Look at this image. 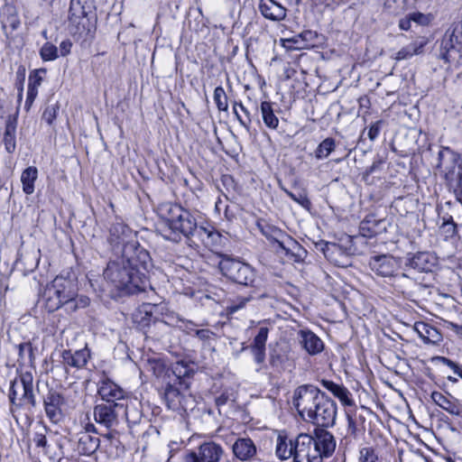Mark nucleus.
Masks as SVG:
<instances>
[{
  "mask_svg": "<svg viewBox=\"0 0 462 462\" xmlns=\"http://www.w3.org/2000/svg\"><path fill=\"white\" fill-rule=\"evenodd\" d=\"M152 261L147 250L135 243H127L122 254L109 261L103 275L111 287L120 292L134 294L149 286Z\"/></svg>",
  "mask_w": 462,
  "mask_h": 462,
  "instance_id": "1",
  "label": "nucleus"
},
{
  "mask_svg": "<svg viewBox=\"0 0 462 462\" xmlns=\"http://www.w3.org/2000/svg\"><path fill=\"white\" fill-rule=\"evenodd\" d=\"M293 405L304 420L319 428H328L335 424L336 402L314 385L299 386L294 392Z\"/></svg>",
  "mask_w": 462,
  "mask_h": 462,
  "instance_id": "2",
  "label": "nucleus"
},
{
  "mask_svg": "<svg viewBox=\"0 0 462 462\" xmlns=\"http://www.w3.org/2000/svg\"><path fill=\"white\" fill-rule=\"evenodd\" d=\"M158 214L163 223L158 232L165 239L179 243L184 236L189 239L196 230V218L193 214L180 205L171 202L162 203Z\"/></svg>",
  "mask_w": 462,
  "mask_h": 462,
  "instance_id": "3",
  "label": "nucleus"
},
{
  "mask_svg": "<svg viewBox=\"0 0 462 462\" xmlns=\"http://www.w3.org/2000/svg\"><path fill=\"white\" fill-rule=\"evenodd\" d=\"M33 375L31 372H23L11 381L8 399L12 412L19 409L32 411L37 406L36 396L33 390Z\"/></svg>",
  "mask_w": 462,
  "mask_h": 462,
  "instance_id": "4",
  "label": "nucleus"
},
{
  "mask_svg": "<svg viewBox=\"0 0 462 462\" xmlns=\"http://www.w3.org/2000/svg\"><path fill=\"white\" fill-rule=\"evenodd\" d=\"M78 291L76 281L69 276L58 275L48 283L42 295L45 309L53 312L71 299Z\"/></svg>",
  "mask_w": 462,
  "mask_h": 462,
  "instance_id": "5",
  "label": "nucleus"
},
{
  "mask_svg": "<svg viewBox=\"0 0 462 462\" xmlns=\"http://www.w3.org/2000/svg\"><path fill=\"white\" fill-rule=\"evenodd\" d=\"M310 439L309 434H300L295 439L286 431H279L275 442V455L281 460L292 458L293 462H306Z\"/></svg>",
  "mask_w": 462,
  "mask_h": 462,
  "instance_id": "6",
  "label": "nucleus"
},
{
  "mask_svg": "<svg viewBox=\"0 0 462 462\" xmlns=\"http://www.w3.org/2000/svg\"><path fill=\"white\" fill-rule=\"evenodd\" d=\"M218 255L221 258L218 267L224 276L241 285H253L255 271L250 264L227 254H219Z\"/></svg>",
  "mask_w": 462,
  "mask_h": 462,
  "instance_id": "7",
  "label": "nucleus"
},
{
  "mask_svg": "<svg viewBox=\"0 0 462 462\" xmlns=\"http://www.w3.org/2000/svg\"><path fill=\"white\" fill-rule=\"evenodd\" d=\"M310 439L306 462H322V458L333 454L336 448V441L333 435L324 428L315 430V437L309 435Z\"/></svg>",
  "mask_w": 462,
  "mask_h": 462,
  "instance_id": "8",
  "label": "nucleus"
},
{
  "mask_svg": "<svg viewBox=\"0 0 462 462\" xmlns=\"http://www.w3.org/2000/svg\"><path fill=\"white\" fill-rule=\"evenodd\" d=\"M257 226L264 236L277 243L278 246L285 253L287 256H290L293 262L300 263L303 261L307 252L296 240L292 239L291 237H286L285 241L280 240V237L283 236L282 232L280 229L271 226L267 224H262L261 222H258Z\"/></svg>",
  "mask_w": 462,
  "mask_h": 462,
  "instance_id": "9",
  "label": "nucleus"
},
{
  "mask_svg": "<svg viewBox=\"0 0 462 462\" xmlns=\"http://www.w3.org/2000/svg\"><path fill=\"white\" fill-rule=\"evenodd\" d=\"M462 57V23L454 24L443 36L439 59L451 63Z\"/></svg>",
  "mask_w": 462,
  "mask_h": 462,
  "instance_id": "10",
  "label": "nucleus"
},
{
  "mask_svg": "<svg viewBox=\"0 0 462 462\" xmlns=\"http://www.w3.org/2000/svg\"><path fill=\"white\" fill-rule=\"evenodd\" d=\"M91 0H70L69 10V29L73 34H82L89 31L88 14L92 13Z\"/></svg>",
  "mask_w": 462,
  "mask_h": 462,
  "instance_id": "11",
  "label": "nucleus"
},
{
  "mask_svg": "<svg viewBox=\"0 0 462 462\" xmlns=\"http://www.w3.org/2000/svg\"><path fill=\"white\" fill-rule=\"evenodd\" d=\"M124 408L125 402L97 404L93 409L94 420L106 430H111L119 424L120 410Z\"/></svg>",
  "mask_w": 462,
  "mask_h": 462,
  "instance_id": "12",
  "label": "nucleus"
},
{
  "mask_svg": "<svg viewBox=\"0 0 462 462\" xmlns=\"http://www.w3.org/2000/svg\"><path fill=\"white\" fill-rule=\"evenodd\" d=\"M162 306L144 303L134 313V322L140 329L144 330L146 333V329H150L152 325L155 326L158 323H167L166 320L159 317V314H162Z\"/></svg>",
  "mask_w": 462,
  "mask_h": 462,
  "instance_id": "13",
  "label": "nucleus"
},
{
  "mask_svg": "<svg viewBox=\"0 0 462 462\" xmlns=\"http://www.w3.org/2000/svg\"><path fill=\"white\" fill-rule=\"evenodd\" d=\"M224 454L222 447L213 441L202 443L197 451L188 453L184 462H218Z\"/></svg>",
  "mask_w": 462,
  "mask_h": 462,
  "instance_id": "14",
  "label": "nucleus"
},
{
  "mask_svg": "<svg viewBox=\"0 0 462 462\" xmlns=\"http://www.w3.org/2000/svg\"><path fill=\"white\" fill-rule=\"evenodd\" d=\"M64 403V396L54 388L49 389L47 394L43 396L45 414L52 423H58L62 420Z\"/></svg>",
  "mask_w": 462,
  "mask_h": 462,
  "instance_id": "15",
  "label": "nucleus"
},
{
  "mask_svg": "<svg viewBox=\"0 0 462 462\" xmlns=\"http://www.w3.org/2000/svg\"><path fill=\"white\" fill-rule=\"evenodd\" d=\"M97 394L105 402L114 404L123 402L125 399V391L107 377L101 378L97 383Z\"/></svg>",
  "mask_w": 462,
  "mask_h": 462,
  "instance_id": "16",
  "label": "nucleus"
},
{
  "mask_svg": "<svg viewBox=\"0 0 462 462\" xmlns=\"http://www.w3.org/2000/svg\"><path fill=\"white\" fill-rule=\"evenodd\" d=\"M437 160L436 169L444 178L462 165L460 154L447 146L440 147Z\"/></svg>",
  "mask_w": 462,
  "mask_h": 462,
  "instance_id": "17",
  "label": "nucleus"
},
{
  "mask_svg": "<svg viewBox=\"0 0 462 462\" xmlns=\"http://www.w3.org/2000/svg\"><path fill=\"white\" fill-rule=\"evenodd\" d=\"M399 261L390 254H381L371 257L370 269L382 277H391L399 268Z\"/></svg>",
  "mask_w": 462,
  "mask_h": 462,
  "instance_id": "18",
  "label": "nucleus"
},
{
  "mask_svg": "<svg viewBox=\"0 0 462 462\" xmlns=\"http://www.w3.org/2000/svg\"><path fill=\"white\" fill-rule=\"evenodd\" d=\"M60 356L66 369L68 367L81 369L86 366L90 358V351L87 346L74 352L65 349L61 351Z\"/></svg>",
  "mask_w": 462,
  "mask_h": 462,
  "instance_id": "19",
  "label": "nucleus"
},
{
  "mask_svg": "<svg viewBox=\"0 0 462 462\" xmlns=\"http://www.w3.org/2000/svg\"><path fill=\"white\" fill-rule=\"evenodd\" d=\"M258 9L265 19L274 22L282 21L287 15V9L275 0H260Z\"/></svg>",
  "mask_w": 462,
  "mask_h": 462,
  "instance_id": "20",
  "label": "nucleus"
},
{
  "mask_svg": "<svg viewBox=\"0 0 462 462\" xmlns=\"http://www.w3.org/2000/svg\"><path fill=\"white\" fill-rule=\"evenodd\" d=\"M386 231V221L376 219L374 215L365 217L359 225V234L364 237H373Z\"/></svg>",
  "mask_w": 462,
  "mask_h": 462,
  "instance_id": "21",
  "label": "nucleus"
},
{
  "mask_svg": "<svg viewBox=\"0 0 462 462\" xmlns=\"http://www.w3.org/2000/svg\"><path fill=\"white\" fill-rule=\"evenodd\" d=\"M437 264V258L428 252H419L408 259L407 265L420 273L432 272Z\"/></svg>",
  "mask_w": 462,
  "mask_h": 462,
  "instance_id": "22",
  "label": "nucleus"
},
{
  "mask_svg": "<svg viewBox=\"0 0 462 462\" xmlns=\"http://www.w3.org/2000/svg\"><path fill=\"white\" fill-rule=\"evenodd\" d=\"M431 400L433 402L445 410L451 415L459 416L462 412V406L458 400L450 394L446 395L440 392L434 391L431 393Z\"/></svg>",
  "mask_w": 462,
  "mask_h": 462,
  "instance_id": "23",
  "label": "nucleus"
},
{
  "mask_svg": "<svg viewBox=\"0 0 462 462\" xmlns=\"http://www.w3.org/2000/svg\"><path fill=\"white\" fill-rule=\"evenodd\" d=\"M268 334L269 328L267 327H261L250 346L254 359L259 365L263 364L265 360Z\"/></svg>",
  "mask_w": 462,
  "mask_h": 462,
  "instance_id": "24",
  "label": "nucleus"
},
{
  "mask_svg": "<svg viewBox=\"0 0 462 462\" xmlns=\"http://www.w3.org/2000/svg\"><path fill=\"white\" fill-rule=\"evenodd\" d=\"M320 384L337 398L342 405L349 407L355 406L352 393L343 384H338L327 379L320 380Z\"/></svg>",
  "mask_w": 462,
  "mask_h": 462,
  "instance_id": "25",
  "label": "nucleus"
},
{
  "mask_svg": "<svg viewBox=\"0 0 462 462\" xmlns=\"http://www.w3.org/2000/svg\"><path fill=\"white\" fill-rule=\"evenodd\" d=\"M300 346L310 355H317L324 348L323 341L310 330H300L298 333Z\"/></svg>",
  "mask_w": 462,
  "mask_h": 462,
  "instance_id": "26",
  "label": "nucleus"
},
{
  "mask_svg": "<svg viewBox=\"0 0 462 462\" xmlns=\"http://www.w3.org/2000/svg\"><path fill=\"white\" fill-rule=\"evenodd\" d=\"M413 328L426 344L439 345L442 341L441 333L429 323L416 322Z\"/></svg>",
  "mask_w": 462,
  "mask_h": 462,
  "instance_id": "27",
  "label": "nucleus"
},
{
  "mask_svg": "<svg viewBox=\"0 0 462 462\" xmlns=\"http://www.w3.org/2000/svg\"><path fill=\"white\" fill-rule=\"evenodd\" d=\"M233 452L240 460H249L256 454V447L248 438L238 439L233 445Z\"/></svg>",
  "mask_w": 462,
  "mask_h": 462,
  "instance_id": "28",
  "label": "nucleus"
},
{
  "mask_svg": "<svg viewBox=\"0 0 462 462\" xmlns=\"http://www.w3.org/2000/svg\"><path fill=\"white\" fill-rule=\"evenodd\" d=\"M109 241L112 245L119 246L120 245L125 246L127 243H135L136 241H129L127 238L131 236L132 232L128 226L122 223L114 224L110 228Z\"/></svg>",
  "mask_w": 462,
  "mask_h": 462,
  "instance_id": "29",
  "label": "nucleus"
},
{
  "mask_svg": "<svg viewBox=\"0 0 462 462\" xmlns=\"http://www.w3.org/2000/svg\"><path fill=\"white\" fill-rule=\"evenodd\" d=\"M16 126L17 118L15 116H9L5 121V127L4 133V143L7 152L12 153L16 148Z\"/></svg>",
  "mask_w": 462,
  "mask_h": 462,
  "instance_id": "30",
  "label": "nucleus"
},
{
  "mask_svg": "<svg viewBox=\"0 0 462 462\" xmlns=\"http://www.w3.org/2000/svg\"><path fill=\"white\" fill-rule=\"evenodd\" d=\"M99 444L100 439L97 437L82 432L79 439L78 448L81 455L90 456L97 451Z\"/></svg>",
  "mask_w": 462,
  "mask_h": 462,
  "instance_id": "31",
  "label": "nucleus"
},
{
  "mask_svg": "<svg viewBox=\"0 0 462 462\" xmlns=\"http://www.w3.org/2000/svg\"><path fill=\"white\" fill-rule=\"evenodd\" d=\"M425 44L426 42L423 40L413 41L412 42L402 47L399 51H397L393 59L396 61H401L403 60L411 59L414 55L420 54L423 51Z\"/></svg>",
  "mask_w": 462,
  "mask_h": 462,
  "instance_id": "32",
  "label": "nucleus"
},
{
  "mask_svg": "<svg viewBox=\"0 0 462 462\" xmlns=\"http://www.w3.org/2000/svg\"><path fill=\"white\" fill-rule=\"evenodd\" d=\"M458 202L462 204V165L444 178Z\"/></svg>",
  "mask_w": 462,
  "mask_h": 462,
  "instance_id": "33",
  "label": "nucleus"
},
{
  "mask_svg": "<svg viewBox=\"0 0 462 462\" xmlns=\"http://www.w3.org/2000/svg\"><path fill=\"white\" fill-rule=\"evenodd\" d=\"M317 37L318 34L316 32L306 30L287 41L294 43L295 49H308L315 45V40Z\"/></svg>",
  "mask_w": 462,
  "mask_h": 462,
  "instance_id": "34",
  "label": "nucleus"
},
{
  "mask_svg": "<svg viewBox=\"0 0 462 462\" xmlns=\"http://www.w3.org/2000/svg\"><path fill=\"white\" fill-rule=\"evenodd\" d=\"M193 236H197L206 246H210L217 242L220 238V234L213 227L198 226L196 223V230H194Z\"/></svg>",
  "mask_w": 462,
  "mask_h": 462,
  "instance_id": "35",
  "label": "nucleus"
},
{
  "mask_svg": "<svg viewBox=\"0 0 462 462\" xmlns=\"http://www.w3.org/2000/svg\"><path fill=\"white\" fill-rule=\"evenodd\" d=\"M38 178V170L36 167L30 166L26 168L21 175L23 190L25 194L31 195L34 192V182Z\"/></svg>",
  "mask_w": 462,
  "mask_h": 462,
  "instance_id": "36",
  "label": "nucleus"
},
{
  "mask_svg": "<svg viewBox=\"0 0 462 462\" xmlns=\"http://www.w3.org/2000/svg\"><path fill=\"white\" fill-rule=\"evenodd\" d=\"M260 108L262 118L266 127L272 130L277 129L279 125V119L274 114L273 104L268 101H263L261 103Z\"/></svg>",
  "mask_w": 462,
  "mask_h": 462,
  "instance_id": "37",
  "label": "nucleus"
},
{
  "mask_svg": "<svg viewBox=\"0 0 462 462\" xmlns=\"http://www.w3.org/2000/svg\"><path fill=\"white\" fill-rule=\"evenodd\" d=\"M125 415V419L129 426H134L140 423L143 418V412L140 409V404L136 402H131L130 403H125V408L120 410Z\"/></svg>",
  "mask_w": 462,
  "mask_h": 462,
  "instance_id": "38",
  "label": "nucleus"
},
{
  "mask_svg": "<svg viewBox=\"0 0 462 462\" xmlns=\"http://www.w3.org/2000/svg\"><path fill=\"white\" fill-rule=\"evenodd\" d=\"M89 298L85 295H78V291L71 299L68 300L62 307L67 313H73L80 309H85L89 305Z\"/></svg>",
  "mask_w": 462,
  "mask_h": 462,
  "instance_id": "39",
  "label": "nucleus"
},
{
  "mask_svg": "<svg viewBox=\"0 0 462 462\" xmlns=\"http://www.w3.org/2000/svg\"><path fill=\"white\" fill-rule=\"evenodd\" d=\"M180 398L181 394L180 391L171 386L168 385L164 392V399L167 403V406L170 409L176 410L178 409L179 405L180 404Z\"/></svg>",
  "mask_w": 462,
  "mask_h": 462,
  "instance_id": "40",
  "label": "nucleus"
},
{
  "mask_svg": "<svg viewBox=\"0 0 462 462\" xmlns=\"http://www.w3.org/2000/svg\"><path fill=\"white\" fill-rule=\"evenodd\" d=\"M336 143L333 138H326L323 140L315 151V157L318 160L327 158L335 149Z\"/></svg>",
  "mask_w": 462,
  "mask_h": 462,
  "instance_id": "41",
  "label": "nucleus"
},
{
  "mask_svg": "<svg viewBox=\"0 0 462 462\" xmlns=\"http://www.w3.org/2000/svg\"><path fill=\"white\" fill-rule=\"evenodd\" d=\"M40 57L43 61H52L59 58V50L51 42H45L39 51Z\"/></svg>",
  "mask_w": 462,
  "mask_h": 462,
  "instance_id": "42",
  "label": "nucleus"
},
{
  "mask_svg": "<svg viewBox=\"0 0 462 462\" xmlns=\"http://www.w3.org/2000/svg\"><path fill=\"white\" fill-rule=\"evenodd\" d=\"M253 299L252 296H238L236 299L232 300L228 306L226 307V310L230 314H234L238 310L244 309L246 304L251 301Z\"/></svg>",
  "mask_w": 462,
  "mask_h": 462,
  "instance_id": "43",
  "label": "nucleus"
},
{
  "mask_svg": "<svg viewBox=\"0 0 462 462\" xmlns=\"http://www.w3.org/2000/svg\"><path fill=\"white\" fill-rule=\"evenodd\" d=\"M213 98L219 111L227 110V97L224 88L221 86H218L215 88Z\"/></svg>",
  "mask_w": 462,
  "mask_h": 462,
  "instance_id": "44",
  "label": "nucleus"
},
{
  "mask_svg": "<svg viewBox=\"0 0 462 462\" xmlns=\"http://www.w3.org/2000/svg\"><path fill=\"white\" fill-rule=\"evenodd\" d=\"M19 361L24 362L26 356L31 364L34 361L33 347L31 342H23L17 346Z\"/></svg>",
  "mask_w": 462,
  "mask_h": 462,
  "instance_id": "45",
  "label": "nucleus"
},
{
  "mask_svg": "<svg viewBox=\"0 0 462 462\" xmlns=\"http://www.w3.org/2000/svg\"><path fill=\"white\" fill-rule=\"evenodd\" d=\"M172 372L179 379L189 377L193 372L189 364L183 360L176 362L172 365Z\"/></svg>",
  "mask_w": 462,
  "mask_h": 462,
  "instance_id": "46",
  "label": "nucleus"
},
{
  "mask_svg": "<svg viewBox=\"0 0 462 462\" xmlns=\"http://www.w3.org/2000/svg\"><path fill=\"white\" fill-rule=\"evenodd\" d=\"M191 326H194L192 322H189L186 328L189 330H193ZM195 336L205 345L210 346V341L214 339L215 333L209 329H194Z\"/></svg>",
  "mask_w": 462,
  "mask_h": 462,
  "instance_id": "47",
  "label": "nucleus"
},
{
  "mask_svg": "<svg viewBox=\"0 0 462 462\" xmlns=\"http://www.w3.org/2000/svg\"><path fill=\"white\" fill-rule=\"evenodd\" d=\"M359 462H382L375 450L371 447H365L359 450Z\"/></svg>",
  "mask_w": 462,
  "mask_h": 462,
  "instance_id": "48",
  "label": "nucleus"
},
{
  "mask_svg": "<svg viewBox=\"0 0 462 462\" xmlns=\"http://www.w3.org/2000/svg\"><path fill=\"white\" fill-rule=\"evenodd\" d=\"M59 110H60L59 103L48 106L42 114V120L49 125H51L54 123L55 119L57 118Z\"/></svg>",
  "mask_w": 462,
  "mask_h": 462,
  "instance_id": "49",
  "label": "nucleus"
},
{
  "mask_svg": "<svg viewBox=\"0 0 462 462\" xmlns=\"http://www.w3.org/2000/svg\"><path fill=\"white\" fill-rule=\"evenodd\" d=\"M440 228L446 238H452L457 233V224L453 221L452 217H449L448 219H444Z\"/></svg>",
  "mask_w": 462,
  "mask_h": 462,
  "instance_id": "50",
  "label": "nucleus"
},
{
  "mask_svg": "<svg viewBox=\"0 0 462 462\" xmlns=\"http://www.w3.org/2000/svg\"><path fill=\"white\" fill-rule=\"evenodd\" d=\"M436 359L439 360L443 365L448 366L454 372V374H456L457 376H459L462 379V365H459L445 356H437Z\"/></svg>",
  "mask_w": 462,
  "mask_h": 462,
  "instance_id": "51",
  "label": "nucleus"
},
{
  "mask_svg": "<svg viewBox=\"0 0 462 462\" xmlns=\"http://www.w3.org/2000/svg\"><path fill=\"white\" fill-rule=\"evenodd\" d=\"M347 434L356 439L358 434L357 420L350 412H346Z\"/></svg>",
  "mask_w": 462,
  "mask_h": 462,
  "instance_id": "52",
  "label": "nucleus"
},
{
  "mask_svg": "<svg viewBox=\"0 0 462 462\" xmlns=\"http://www.w3.org/2000/svg\"><path fill=\"white\" fill-rule=\"evenodd\" d=\"M149 367L157 377L162 375L166 368L164 363L160 359L149 360Z\"/></svg>",
  "mask_w": 462,
  "mask_h": 462,
  "instance_id": "53",
  "label": "nucleus"
},
{
  "mask_svg": "<svg viewBox=\"0 0 462 462\" xmlns=\"http://www.w3.org/2000/svg\"><path fill=\"white\" fill-rule=\"evenodd\" d=\"M40 73H46V69H41L32 71L29 76L28 86L39 88L42 82V77Z\"/></svg>",
  "mask_w": 462,
  "mask_h": 462,
  "instance_id": "54",
  "label": "nucleus"
},
{
  "mask_svg": "<svg viewBox=\"0 0 462 462\" xmlns=\"http://www.w3.org/2000/svg\"><path fill=\"white\" fill-rule=\"evenodd\" d=\"M286 193L293 201L297 202L303 208H310L311 203L306 194L300 193L299 195H296V194L292 193L291 191H288V190H286Z\"/></svg>",
  "mask_w": 462,
  "mask_h": 462,
  "instance_id": "55",
  "label": "nucleus"
},
{
  "mask_svg": "<svg viewBox=\"0 0 462 462\" xmlns=\"http://www.w3.org/2000/svg\"><path fill=\"white\" fill-rule=\"evenodd\" d=\"M412 22L419 25H427L430 23L431 16L430 14H424L420 12H414L409 14Z\"/></svg>",
  "mask_w": 462,
  "mask_h": 462,
  "instance_id": "56",
  "label": "nucleus"
},
{
  "mask_svg": "<svg viewBox=\"0 0 462 462\" xmlns=\"http://www.w3.org/2000/svg\"><path fill=\"white\" fill-rule=\"evenodd\" d=\"M8 11V16H7V22L10 23V26L13 30H16L20 25V20L17 16V14L14 7L9 6L7 7Z\"/></svg>",
  "mask_w": 462,
  "mask_h": 462,
  "instance_id": "57",
  "label": "nucleus"
},
{
  "mask_svg": "<svg viewBox=\"0 0 462 462\" xmlns=\"http://www.w3.org/2000/svg\"><path fill=\"white\" fill-rule=\"evenodd\" d=\"M38 95V88L28 86L27 89V97L24 104V108L28 111L30 110L33 101L35 100Z\"/></svg>",
  "mask_w": 462,
  "mask_h": 462,
  "instance_id": "58",
  "label": "nucleus"
},
{
  "mask_svg": "<svg viewBox=\"0 0 462 462\" xmlns=\"http://www.w3.org/2000/svg\"><path fill=\"white\" fill-rule=\"evenodd\" d=\"M382 124H383V121L379 120V121H376L375 123H374L370 126L367 135L371 141H374L377 138V136L379 135Z\"/></svg>",
  "mask_w": 462,
  "mask_h": 462,
  "instance_id": "59",
  "label": "nucleus"
},
{
  "mask_svg": "<svg viewBox=\"0 0 462 462\" xmlns=\"http://www.w3.org/2000/svg\"><path fill=\"white\" fill-rule=\"evenodd\" d=\"M33 442L38 448H43L45 449L48 448L47 438L42 433H35L33 436Z\"/></svg>",
  "mask_w": 462,
  "mask_h": 462,
  "instance_id": "60",
  "label": "nucleus"
},
{
  "mask_svg": "<svg viewBox=\"0 0 462 462\" xmlns=\"http://www.w3.org/2000/svg\"><path fill=\"white\" fill-rule=\"evenodd\" d=\"M72 47V42L69 40H64L60 43V48L58 49L60 51L59 56L65 57L70 53Z\"/></svg>",
  "mask_w": 462,
  "mask_h": 462,
  "instance_id": "61",
  "label": "nucleus"
},
{
  "mask_svg": "<svg viewBox=\"0 0 462 462\" xmlns=\"http://www.w3.org/2000/svg\"><path fill=\"white\" fill-rule=\"evenodd\" d=\"M445 326L448 329L454 331L459 337L462 338V325H457L452 321H445Z\"/></svg>",
  "mask_w": 462,
  "mask_h": 462,
  "instance_id": "62",
  "label": "nucleus"
},
{
  "mask_svg": "<svg viewBox=\"0 0 462 462\" xmlns=\"http://www.w3.org/2000/svg\"><path fill=\"white\" fill-rule=\"evenodd\" d=\"M411 16L410 14H408L406 17L402 18L400 20L399 22V27L400 29L403 30V31H408L411 29Z\"/></svg>",
  "mask_w": 462,
  "mask_h": 462,
  "instance_id": "63",
  "label": "nucleus"
},
{
  "mask_svg": "<svg viewBox=\"0 0 462 462\" xmlns=\"http://www.w3.org/2000/svg\"><path fill=\"white\" fill-rule=\"evenodd\" d=\"M169 453H170V457L168 458V461L167 462H171V459L174 456V453L177 452L179 449H180V444L176 441H171L169 446Z\"/></svg>",
  "mask_w": 462,
  "mask_h": 462,
  "instance_id": "64",
  "label": "nucleus"
}]
</instances>
